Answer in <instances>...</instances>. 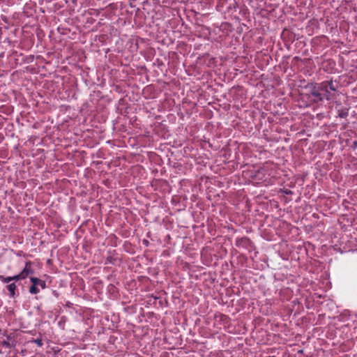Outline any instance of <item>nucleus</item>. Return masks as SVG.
Here are the masks:
<instances>
[{
	"label": "nucleus",
	"instance_id": "obj_1",
	"mask_svg": "<svg viewBox=\"0 0 357 357\" xmlns=\"http://www.w3.org/2000/svg\"><path fill=\"white\" fill-rule=\"evenodd\" d=\"M309 91V93L301 94V99L303 100H308L310 102H317L323 100V95L319 91L318 88L316 87L314 84H308L305 86Z\"/></svg>",
	"mask_w": 357,
	"mask_h": 357
},
{
	"label": "nucleus",
	"instance_id": "obj_13",
	"mask_svg": "<svg viewBox=\"0 0 357 357\" xmlns=\"http://www.w3.org/2000/svg\"><path fill=\"white\" fill-rule=\"evenodd\" d=\"M0 354H1V351L0 350Z\"/></svg>",
	"mask_w": 357,
	"mask_h": 357
},
{
	"label": "nucleus",
	"instance_id": "obj_6",
	"mask_svg": "<svg viewBox=\"0 0 357 357\" xmlns=\"http://www.w3.org/2000/svg\"><path fill=\"white\" fill-rule=\"evenodd\" d=\"M316 87L318 88L320 92L324 91L326 93H328V89L327 86V82H323L320 84H314Z\"/></svg>",
	"mask_w": 357,
	"mask_h": 357
},
{
	"label": "nucleus",
	"instance_id": "obj_7",
	"mask_svg": "<svg viewBox=\"0 0 357 357\" xmlns=\"http://www.w3.org/2000/svg\"><path fill=\"white\" fill-rule=\"evenodd\" d=\"M328 89L332 91H335L338 88V84L333 80L326 81Z\"/></svg>",
	"mask_w": 357,
	"mask_h": 357
},
{
	"label": "nucleus",
	"instance_id": "obj_2",
	"mask_svg": "<svg viewBox=\"0 0 357 357\" xmlns=\"http://www.w3.org/2000/svg\"><path fill=\"white\" fill-rule=\"evenodd\" d=\"M30 281L31 282L32 285L29 287V291L31 294H37L40 291L38 287L42 289L46 288V282L43 280L38 278L31 277Z\"/></svg>",
	"mask_w": 357,
	"mask_h": 357
},
{
	"label": "nucleus",
	"instance_id": "obj_12",
	"mask_svg": "<svg viewBox=\"0 0 357 357\" xmlns=\"http://www.w3.org/2000/svg\"><path fill=\"white\" fill-rule=\"evenodd\" d=\"M347 116V113H339V116L340 118H345Z\"/></svg>",
	"mask_w": 357,
	"mask_h": 357
},
{
	"label": "nucleus",
	"instance_id": "obj_4",
	"mask_svg": "<svg viewBox=\"0 0 357 357\" xmlns=\"http://www.w3.org/2000/svg\"><path fill=\"white\" fill-rule=\"evenodd\" d=\"M266 172L267 169L265 166H264L263 167H261L260 169H258V171L255 174V177L259 181H266Z\"/></svg>",
	"mask_w": 357,
	"mask_h": 357
},
{
	"label": "nucleus",
	"instance_id": "obj_10",
	"mask_svg": "<svg viewBox=\"0 0 357 357\" xmlns=\"http://www.w3.org/2000/svg\"><path fill=\"white\" fill-rule=\"evenodd\" d=\"M1 344H2L3 347H6V348H9V349H10V348H11V347H12V345H11V344H10V342H8V341H5V340H4V341H3V342H1Z\"/></svg>",
	"mask_w": 357,
	"mask_h": 357
},
{
	"label": "nucleus",
	"instance_id": "obj_9",
	"mask_svg": "<svg viewBox=\"0 0 357 357\" xmlns=\"http://www.w3.org/2000/svg\"><path fill=\"white\" fill-rule=\"evenodd\" d=\"M11 277H12V281H14V282H17V281L22 280L20 273L15 275L13 276H11Z\"/></svg>",
	"mask_w": 357,
	"mask_h": 357
},
{
	"label": "nucleus",
	"instance_id": "obj_3",
	"mask_svg": "<svg viewBox=\"0 0 357 357\" xmlns=\"http://www.w3.org/2000/svg\"><path fill=\"white\" fill-rule=\"evenodd\" d=\"M33 273V269L32 268V263L29 261L25 263V266L22 271L20 273V275L22 280L28 278L29 275Z\"/></svg>",
	"mask_w": 357,
	"mask_h": 357
},
{
	"label": "nucleus",
	"instance_id": "obj_8",
	"mask_svg": "<svg viewBox=\"0 0 357 357\" xmlns=\"http://www.w3.org/2000/svg\"><path fill=\"white\" fill-rule=\"evenodd\" d=\"M0 281L2 282V283H5V284H9L12 281V277L11 276H8V277H5L3 275H0Z\"/></svg>",
	"mask_w": 357,
	"mask_h": 357
},
{
	"label": "nucleus",
	"instance_id": "obj_5",
	"mask_svg": "<svg viewBox=\"0 0 357 357\" xmlns=\"http://www.w3.org/2000/svg\"><path fill=\"white\" fill-rule=\"evenodd\" d=\"M6 289L8 291V295L10 298H14L15 296V291L17 289V286L15 282H10L7 284Z\"/></svg>",
	"mask_w": 357,
	"mask_h": 357
},
{
	"label": "nucleus",
	"instance_id": "obj_11",
	"mask_svg": "<svg viewBox=\"0 0 357 357\" xmlns=\"http://www.w3.org/2000/svg\"><path fill=\"white\" fill-rule=\"evenodd\" d=\"M33 342L36 343L38 347L43 346V342L40 339L33 340Z\"/></svg>",
	"mask_w": 357,
	"mask_h": 357
}]
</instances>
